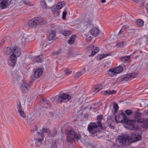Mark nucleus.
<instances>
[{
	"label": "nucleus",
	"instance_id": "50",
	"mask_svg": "<svg viewBox=\"0 0 148 148\" xmlns=\"http://www.w3.org/2000/svg\"><path fill=\"white\" fill-rule=\"evenodd\" d=\"M60 52H61V50H60L58 51H56L55 52L53 53V55L54 56L55 55L58 54L59 53H60Z\"/></svg>",
	"mask_w": 148,
	"mask_h": 148
},
{
	"label": "nucleus",
	"instance_id": "19",
	"mask_svg": "<svg viewBox=\"0 0 148 148\" xmlns=\"http://www.w3.org/2000/svg\"><path fill=\"white\" fill-rule=\"evenodd\" d=\"M108 73L110 76L112 77L117 74L114 68L110 69L108 71Z\"/></svg>",
	"mask_w": 148,
	"mask_h": 148
},
{
	"label": "nucleus",
	"instance_id": "25",
	"mask_svg": "<svg viewBox=\"0 0 148 148\" xmlns=\"http://www.w3.org/2000/svg\"><path fill=\"white\" fill-rule=\"evenodd\" d=\"M116 93V90H106L104 91L103 94L104 95H112L114 94H115Z\"/></svg>",
	"mask_w": 148,
	"mask_h": 148
},
{
	"label": "nucleus",
	"instance_id": "9",
	"mask_svg": "<svg viewBox=\"0 0 148 148\" xmlns=\"http://www.w3.org/2000/svg\"><path fill=\"white\" fill-rule=\"evenodd\" d=\"M137 75V74L136 73H128L123 75L121 79L122 81L129 80H131L132 78L135 77V76Z\"/></svg>",
	"mask_w": 148,
	"mask_h": 148
},
{
	"label": "nucleus",
	"instance_id": "10",
	"mask_svg": "<svg viewBox=\"0 0 148 148\" xmlns=\"http://www.w3.org/2000/svg\"><path fill=\"white\" fill-rule=\"evenodd\" d=\"M30 88V85L27 83H24L22 84L20 87V89L23 93L27 92Z\"/></svg>",
	"mask_w": 148,
	"mask_h": 148
},
{
	"label": "nucleus",
	"instance_id": "42",
	"mask_svg": "<svg viewBox=\"0 0 148 148\" xmlns=\"http://www.w3.org/2000/svg\"><path fill=\"white\" fill-rule=\"evenodd\" d=\"M17 108L18 111L23 109L21 104L20 101H19L18 103H17Z\"/></svg>",
	"mask_w": 148,
	"mask_h": 148
},
{
	"label": "nucleus",
	"instance_id": "55",
	"mask_svg": "<svg viewBox=\"0 0 148 148\" xmlns=\"http://www.w3.org/2000/svg\"><path fill=\"white\" fill-rule=\"evenodd\" d=\"M49 114L51 117H52L53 116V113L52 112H49Z\"/></svg>",
	"mask_w": 148,
	"mask_h": 148
},
{
	"label": "nucleus",
	"instance_id": "31",
	"mask_svg": "<svg viewBox=\"0 0 148 148\" xmlns=\"http://www.w3.org/2000/svg\"><path fill=\"white\" fill-rule=\"evenodd\" d=\"M144 22L141 19H139L136 21V23L139 27H142L143 25Z\"/></svg>",
	"mask_w": 148,
	"mask_h": 148
},
{
	"label": "nucleus",
	"instance_id": "7",
	"mask_svg": "<svg viewBox=\"0 0 148 148\" xmlns=\"http://www.w3.org/2000/svg\"><path fill=\"white\" fill-rule=\"evenodd\" d=\"M130 138L132 142H135L140 140L142 138V136L141 134L138 132H132Z\"/></svg>",
	"mask_w": 148,
	"mask_h": 148
},
{
	"label": "nucleus",
	"instance_id": "29",
	"mask_svg": "<svg viewBox=\"0 0 148 148\" xmlns=\"http://www.w3.org/2000/svg\"><path fill=\"white\" fill-rule=\"evenodd\" d=\"M117 73H121L123 70V68L121 66H119L117 67L114 68Z\"/></svg>",
	"mask_w": 148,
	"mask_h": 148
},
{
	"label": "nucleus",
	"instance_id": "45",
	"mask_svg": "<svg viewBox=\"0 0 148 148\" xmlns=\"http://www.w3.org/2000/svg\"><path fill=\"white\" fill-rule=\"evenodd\" d=\"M50 148H57V145L56 142L53 143L51 146Z\"/></svg>",
	"mask_w": 148,
	"mask_h": 148
},
{
	"label": "nucleus",
	"instance_id": "49",
	"mask_svg": "<svg viewBox=\"0 0 148 148\" xmlns=\"http://www.w3.org/2000/svg\"><path fill=\"white\" fill-rule=\"evenodd\" d=\"M86 145L90 147H93V145L90 143V142H86Z\"/></svg>",
	"mask_w": 148,
	"mask_h": 148
},
{
	"label": "nucleus",
	"instance_id": "15",
	"mask_svg": "<svg viewBox=\"0 0 148 148\" xmlns=\"http://www.w3.org/2000/svg\"><path fill=\"white\" fill-rule=\"evenodd\" d=\"M43 73V70L41 69H37L34 73V77L38 78Z\"/></svg>",
	"mask_w": 148,
	"mask_h": 148
},
{
	"label": "nucleus",
	"instance_id": "5",
	"mask_svg": "<svg viewBox=\"0 0 148 148\" xmlns=\"http://www.w3.org/2000/svg\"><path fill=\"white\" fill-rule=\"evenodd\" d=\"M118 141L122 147L127 146L129 144V137L124 136H119L118 138Z\"/></svg>",
	"mask_w": 148,
	"mask_h": 148
},
{
	"label": "nucleus",
	"instance_id": "38",
	"mask_svg": "<svg viewBox=\"0 0 148 148\" xmlns=\"http://www.w3.org/2000/svg\"><path fill=\"white\" fill-rule=\"evenodd\" d=\"M42 56L40 55L39 56H37L35 58V60L36 62H41L42 60Z\"/></svg>",
	"mask_w": 148,
	"mask_h": 148
},
{
	"label": "nucleus",
	"instance_id": "58",
	"mask_svg": "<svg viewBox=\"0 0 148 148\" xmlns=\"http://www.w3.org/2000/svg\"><path fill=\"white\" fill-rule=\"evenodd\" d=\"M139 51L141 53H143V51L141 50H140Z\"/></svg>",
	"mask_w": 148,
	"mask_h": 148
},
{
	"label": "nucleus",
	"instance_id": "12",
	"mask_svg": "<svg viewBox=\"0 0 148 148\" xmlns=\"http://www.w3.org/2000/svg\"><path fill=\"white\" fill-rule=\"evenodd\" d=\"M13 54L17 58L20 56L21 54V50L19 48L17 47H15L12 49Z\"/></svg>",
	"mask_w": 148,
	"mask_h": 148
},
{
	"label": "nucleus",
	"instance_id": "27",
	"mask_svg": "<svg viewBox=\"0 0 148 148\" xmlns=\"http://www.w3.org/2000/svg\"><path fill=\"white\" fill-rule=\"evenodd\" d=\"M57 131L56 129H54L53 130L50 132L48 136L51 137L55 136L57 134Z\"/></svg>",
	"mask_w": 148,
	"mask_h": 148
},
{
	"label": "nucleus",
	"instance_id": "63",
	"mask_svg": "<svg viewBox=\"0 0 148 148\" xmlns=\"http://www.w3.org/2000/svg\"><path fill=\"white\" fill-rule=\"evenodd\" d=\"M133 130H134V128H133Z\"/></svg>",
	"mask_w": 148,
	"mask_h": 148
},
{
	"label": "nucleus",
	"instance_id": "3",
	"mask_svg": "<svg viewBox=\"0 0 148 148\" xmlns=\"http://www.w3.org/2000/svg\"><path fill=\"white\" fill-rule=\"evenodd\" d=\"M45 23L43 18L40 17H35L32 19L28 23L29 27L31 28L36 27L37 25H42Z\"/></svg>",
	"mask_w": 148,
	"mask_h": 148
},
{
	"label": "nucleus",
	"instance_id": "53",
	"mask_svg": "<svg viewBox=\"0 0 148 148\" xmlns=\"http://www.w3.org/2000/svg\"><path fill=\"white\" fill-rule=\"evenodd\" d=\"M124 32V29H122L120 30V31L119 32L118 34L119 35V34H121V33H122Z\"/></svg>",
	"mask_w": 148,
	"mask_h": 148
},
{
	"label": "nucleus",
	"instance_id": "18",
	"mask_svg": "<svg viewBox=\"0 0 148 148\" xmlns=\"http://www.w3.org/2000/svg\"><path fill=\"white\" fill-rule=\"evenodd\" d=\"M51 10L56 16H59L60 14V11L57 6L56 5L53 6L51 8Z\"/></svg>",
	"mask_w": 148,
	"mask_h": 148
},
{
	"label": "nucleus",
	"instance_id": "41",
	"mask_svg": "<svg viewBox=\"0 0 148 148\" xmlns=\"http://www.w3.org/2000/svg\"><path fill=\"white\" fill-rule=\"evenodd\" d=\"M82 75V72L79 71L77 72L76 73L75 75V79H77L79 77H80Z\"/></svg>",
	"mask_w": 148,
	"mask_h": 148
},
{
	"label": "nucleus",
	"instance_id": "47",
	"mask_svg": "<svg viewBox=\"0 0 148 148\" xmlns=\"http://www.w3.org/2000/svg\"><path fill=\"white\" fill-rule=\"evenodd\" d=\"M22 1L25 5H29L30 4L29 1L28 0H22Z\"/></svg>",
	"mask_w": 148,
	"mask_h": 148
},
{
	"label": "nucleus",
	"instance_id": "64",
	"mask_svg": "<svg viewBox=\"0 0 148 148\" xmlns=\"http://www.w3.org/2000/svg\"><path fill=\"white\" fill-rule=\"evenodd\" d=\"M0 148H1V147H0Z\"/></svg>",
	"mask_w": 148,
	"mask_h": 148
},
{
	"label": "nucleus",
	"instance_id": "30",
	"mask_svg": "<svg viewBox=\"0 0 148 148\" xmlns=\"http://www.w3.org/2000/svg\"><path fill=\"white\" fill-rule=\"evenodd\" d=\"M99 51V48L98 47H96L93 51H92L91 54L89 56V57L93 56Z\"/></svg>",
	"mask_w": 148,
	"mask_h": 148
},
{
	"label": "nucleus",
	"instance_id": "4",
	"mask_svg": "<svg viewBox=\"0 0 148 148\" xmlns=\"http://www.w3.org/2000/svg\"><path fill=\"white\" fill-rule=\"evenodd\" d=\"M72 98L71 95L66 93H60L58 97V101L59 102H64L69 101Z\"/></svg>",
	"mask_w": 148,
	"mask_h": 148
},
{
	"label": "nucleus",
	"instance_id": "44",
	"mask_svg": "<svg viewBox=\"0 0 148 148\" xmlns=\"http://www.w3.org/2000/svg\"><path fill=\"white\" fill-rule=\"evenodd\" d=\"M125 113L127 115H130L132 114V112L130 110H127L125 111Z\"/></svg>",
	"mask_w": 148,
	"mask_h": 148
},
{
	"label": "nucleus",
	"instance_id": "48",
	"mask_svg": "<svg viewBox=\"0 0 148 148\" xmlns=\"http://www.w3.org/2000/svg\"><path fill=\"white\" fill-rule=\"evenodd\" d=\"M94 47V46H93L92 45H91L87 47L86 49L88 50H90L93 49Z\"/></svg>",
	"mask_w": 148,
	"mask_h": 148
},
{
	"label": "nucleus",
	"instance_id": "14",
	"mask_svg": "<svg viewBox=\"0 0 148 148\" xmlns=\"http://www.w3.org/2000/svg\"><path fill=\"white\" fill-rule=\"evenodd\" d=\"M41 103L44 106L45 108H49L51 107V105L49 100L46 99H42L41 101Z\"/></svg>",
	"mask_w": 148,
	"mask_h": 148
},
{
	"label": "nucleus",
	"instance_id": "61",
	"mask_svg": "<svg viewBox=\"0 0 148 148\" xmlns=\"http://www.w3.org/2000/svg\"><path fill=\"white\" fill-rule=\"evenodd\" d=\"M14 81H15V79H14Z\"/></svg>",
	"mask_w": 148,
	"mask_h": 148
},
{
	"label": "nucleus",
	"instance_id": "13",
	"mask_svg": "<svg viewBox=\"0 0 148 148\" xmlns=\"http://www.w3.org/2000/svg\"><path fill=\"white\" fill-rule=\"evenodd\" d=\"M56 32L55 31L52 30L48 34L47 38L49 40H51L54 39L56 36Z\"/></svg>",
	"mask_w": 148,
	"mask_h": 148
},
{
	"label": "nucleus",
	"instance_id": "46",
	"mask_svg": "<svg viewBox=\"0 0 148 148\" xmlns=\"http://www.w3.org/2000/svg\"><path fill=\"white\" fill-rule=\"evenodd\" d=\"M42 131L44 133H48L49 132V130L45 128H43L42 129Z\"/></svg>",
	"mask_w": 148,
	"mask_h": 148
},
{
	"label": "nucleus",
	"instance_id": "35",
	"mask_svg": "<svg viewBox=\"0 0 148 148\" xmlns=\"http://www.w3.org/2000/svg\"><path fill=\"white\" fill-rule=\"evenodd\" d=\"M64 71V72L65 75L66 76H67L70 74L72 73L71 71L68 68L66 69Z\"/></svg>",
	"mask_w": 148,
	"mask_h": 148
},
{
	"label": "nucleus",
	"instance_id": "52",
	"mask_svg": "<svg viewBox=\"0 0 148 148\" xmlns=\"http://www.w3.org/2000/svg\"><path fill=\"white\" fill-rule=\"evenodd\" d=\"M92 39L91 38L90 36L87 37L86 38V40L88 42H90Z\"/></svg>",
	"mask_w": 148,
	"mask_h": 148
},
{
	"label": "nucleus",
	"instance_id": "32",
	"mask_svg": "<svg viewBox=\"0 0 148 148\" xmlns=\"http://www.w3.org/2000/svg\"><path fill=\"white\" fill-rule=\"evenodd\" d=\"M18 112L19 115L23 118H25L26 117V115L25 113L23 110H22L18 111Z\"/></svg>",
	"mask_w": 148,
	"mask_h": 148
},
{
	"label": "nucleus",
	"instance_id": "34",
	"mask_svg": "<svg viewBox=\"0 0 148 148\" xmlns=\"http://www.w3.org/2000/svg\"><path fill=\"white\" fill-rule=\"evenodd\" d=\"M64 2H60L56 6H57V8L59 10L62 8L63 6L64 5Z\"/></svg>",
	"mask_w": 148,
	"mask_h": 148
},
{
	"label": "nucleus",
	"instance_id": "16",
	"mask_svg": "<svg viewBox=\"0 0 148 148\" xmlns=\"http://www.w3.org/2000/svg\"><path fill=\"white\" fill-rule=\"evenodd\" d=\"M9 0H1L0 1V10L6 8L8 4Z\"/></svg>",
	"mask_w": 148,
	"mask_h": 148
},
{
	"label": "nucleus",
	"instance_id": "56",
	"mask_svg": "<svg viewBox=\"0 0 148 148\" xmlns=\"http://www.w3.org/2000/svg\"><path fill=\"white\" fill-rule=\"evenodd\" d=\"M106 0H102L101 1V2L103 3H104L106 2Z\"/></svg>",
	"mask_w": 148,
	"mask_h": 148
},
{
	"label": "nucleus",
	"instance_id": "26",
	"mask_svg": "<svg viewBox=\"0 0 148 148\" xmlns=\"http://www.w3.org/2000/svg\"><path fill=\"white\" fill-rule=\"evenodd\" d=\"M76 38V36L75 35H73L70 38L69 40V43L71 45L74 43L75 40Z\"/></svg>",
	"mask_w": 148,
	"mask_h": 148
},
{
	"label": "nucleus",
	"instance_id": "2",
	"mask_svg": "<svg viewBox=\"0 0 148 148\" xmlns=\"http://www.w3.org/2000/svg\"><path fill=\"white\" fill-rule=\"evenodd\" d=\"M65 133L67 135L66 142L69 144L72 143L75 140H78L81 138V135L79 133L75 132L73 129L66 130Z\"/></svg>",
	"mask_w": 148,
	"mask_h": 148
},
{
	"label": "nucleus",
	"instance_id": "57",
	"mask_svg": "<svg viewBox=\"0 0 148 148\" xmlns=\"http://www.w3.org/2000/svg\"><path fill=\"white\" fill-rule=\"evenodd\" d=\"M133 1L135 2H137L138 1V0H132Z\"/></svg>",
	"mask_w": 148,
	"mask_h": 148
},
{
	"label": "nucleus",
	"instance_id": "60",
	"mask_svg": "<svg viewBox=\"0 0 148 148\" xmlns=\"http://www.w3.org/2000/svg\"><path fill=\"white\" fill-rule=\"evenodd\" d=\"M49 1H51V0H48Z\"/></svg>",
	"mask_w": 148,
	"mask_h": 148
},
{
	"label": "nucleus",
	"instance_id": "33",
	"mask_svg": "<svg viewBox=\"0 0 148 148\" xmlns=\"http://www.w3.org/2000/svg\"><path fill=\"white\" fill-rule=\"evenodd\" d=\"M72 32L71 31H62L61 33L65 36H68L72 34Z\"/></svg>",
	"mask_w": 148,
	"mask_h": 148
},
{
	"label": "nucleus",
	"instance_id": "20",
	"mask_svg": "<svg viewBox=\"0 0 148 148\" xmlns=\"http://www.w3.org/2000/svg\"><path fill=\"white\" fill-rule=\"evenodd\" d=\"M124 123L128 125H132L133 126H135L136 121L134 120H131L127 118V120H126V122Z\"/></svg>",
	"mask_w": 148,
	"mask_h": 148
},
{
	"label": "nucleus",
	"instance_id": "6",
	"mask_svg": "<svg viewBox=\"0 0 148 148\" xmlns=\"http://www.w3.org/2000/svg\"><path fill=\"white\" fill-rule=\"evenodd\" d=\"M115 117L116 122L117 123H125L126 120H127V118L125 113L123 112V111H122L118 115V120L116 119V116Z\"/></svg>",
	"mask_w": 148,
	"mask_h": 148
},
{
	"label": "nucleus",
	"instance_id": "23",
	"mask_svg": "<svg viewBox=\"0 0 148 148\" xmlns=\"http://www.w3.org/2000/svg\"><path fill=\"white\" fill-rule=\"evenodd\" d=\"M143 122V127L145 129L148 128V118H145Z\"/></svg>",
	"mask_w": 148,
	"mask_h": 148
},
{
	"label": "nucleus",
	"instance_id": "28",
	"mask_svg": "<svg viewBox=\"0 0 148 148\" xmlns=\"http://www.w3.org/2000/svg\"><path fill=\"white\" fill-rule=\"evenodd\" d=\"M102 86L100 84H98L95 86V91L96 92H97L102 88Z\"/></svg>",
	"mask_w": 148,
	"mask_h": 148
},
{
	"label": "nucleus",
	"instance_id": "54",
	"mask_svg": "<svg viewBox=\"0 0 148 148\" xmlns=\"http://www.w3.org/2000/svg\"><path fill=\"white\" fill-rule=\"evenodd\" d=\"M145 8L148 13V3L145 6Z\"/></svg>",
	"mask_w": 148,
	"mask_h": 148
},
{
	"label": "nucleus",
	"instance_id": "59",
	"mask_svg": "<svg viewBox=\"0 0 148 148\" xmlns=\"http://www.w3.org/2000/svg\"><path fill=\"white\" fill-rule=\"evenodd\" d=\"M84 69V71H85V70H86V68H85V67H84V69Z\"/></svg>",
	"mask_w": 148,
	"mask_h": 148
},
{
	"label": "nucleus",
	"instance_id": "8",
	"mask_svg": "<svg viewBox=\"0 0 148 148\" xmlns=\"http://www.w3.org/2000/svg\"><path fill=\"white\" fill-rule=\"evenodd\" d=\"M17 61V58L13 55H11L8 61V64L10 66L14 67Z\"/></svg>",
	"mask_w": 148,
	"mask_h": 148
},
{
	"label": "nucleus",
	"instance_id": "40",
	"mask_svg": "<svg viewBox=\"0 0 148 148\" xmlns=\"http://www.w3.org/2000/svg\"><path fill=\"white\" fill-rule=\"evenodd\" d=\"M67 9L66 8H65V10L62 13V19L64 20H65L66 18V15L67 14V12L66 11V10Z\"/></svg>",
	"mask_w": 148,
	"mask_h": 148
},
{
	"label": "nucleus",
	"instance_id": "11",
	"mask_svg": "<svg viewBox=\"0 0 148 148\" xmlns=\"http://www.w3.org/2000/svg\"><path fill=\"white\" fill-rule=\"evenodd\" d=\"M142 115V114L140 113V112H139L138 111V110L136 112V114L135 115V119L136 121L138 123H142L144 121V119L145 118H141V116Z\"/></svg>",
	"mask_w": 148,
	"mask_h": 148
},
{
	"label": "nucleus",
	"instance_id": "22",
	"mask_svg": "<svg viewBox=\"0 0 148 148\" xmlns=\"http://www.w3.org/2000/svg\"><path fill=\"white\" fill-rule=\"evenodd\" d=\"M37 134V135H38L39 136H40V138L41 137L42 139L37 138L36 139V140L37 142H40L41 143L42 141V139L44 138V134L41 132H38Z\"/></svg>",
	"mask_w": 148,
	"mask_h": 148
},
{
	"label": "nucleus",
	"instance_id": "62",
	"mask_svg": "<svg viewBox=\"0 0 148 148\" xmlns=\"http://www.w3.org/2000/svg\"><path fill=\"white\" fill-rule=\"evenodd\" d=\"M17 78H16V80H17Z\"/></svg>",
	"mask_w": 148,
	"mask_h": 148
},
{
	"label": "nucleus",
	"instance_id": "36",
	"mask_svg": "<svg viewBox=\"0 0 148 148\" xmlns=\"http://www.w3.org/2000/svg\"><path fill=\"white\" fill-rule=\"evenodd\" d=\"M113 108L114 109V113L115 114H116L118 111L119 108L118 104L116 103H114Z\"/></svg>",
	"mask_w": 148,
	"mask_h": 148
},
{
	"label": "nucleus",
	"instance_id": "24",
	"mask_svg": "<svg viewBox=\"0 0 148 148\" xmlns=\"http://www.w3.org/2000/svg\"><path fill=\"white\" fill-rule=\"evenodd\" d=\"M4 53L7 55H9L12 52V50L10 48L7 47L4 49Z\"/></svg>",
	"mask_w": 148,
	"mask_h": 148
},
{
	"label": "nucleus",
	"instance_id": "39",
	"mask_svg": "<svg viewBox=\"0 0 148 148\" xmlns=\"http://www.w3.org/2000/svg\"><path fill=\"white\" fill-rule=\"evenodd\" d=\"M109 55H110L109 54L106 53V54H103L102 55H100V56L99 60H101V59H102L103 58H104L108 56H109Z\"/></svg>",
	"mask_w": 148,
	"mask_h": 148
},
{
	"label": "nucleus",
	"instance_id": "17",
	"mask_svg": "<svg viewBox=\"0 0 148 148\" xmlns=\"http://www.w3.org/2000/svg\"><path fill=\"white\" fill-rule=\"evenodd\" d=\"M90 32L92 35L95 36H97L99 33V29L96 27L92 28Z\"/></svg>",
	"mask_w": 148,
	"mask_h": 148
},
{
	"label": "nucleus",
	"instance_id": "21",
	"mask_svg": "<svg viewBox=\"0 0 148 148\" xmlns=\"http://www.w3.org/2000/svg\"><path fill=\"white\" fill-rule=\"evenodd\" d=\"M130 57L129 56L123 57L121 58L122 62L125 63H128L130 62Z\"/></svg>",
	"mask_w": 148,
	"mask_h": 148
},
{
	"label": "nucleus",
	"instance_id": "43",
	"mask_svg": "<svg viewBox=\"0 0 148 148\" xmlns=\"http://www.w3.org/2000/svg\"><path fill=\"white\" fill-rule=\"evenodd\" d=\"M124 42L123 41L118 42L116 46L118 47H122L123 45Z\"/></svg>",
	"mask_w": 148,
	"mask_h": 148
},
{
	"label": "nucleus",
	"instance_id": "51",
	"mask_svg": "<svg viewBox=\"0 0 148 148\" xmlns=\"http://www.w3.org/2000/svg\"><path fill=\"white\" fill-rule=\"evenodd\" d=\"M5 39H4L1 42V43H0V46H1L3 45V44L5 42Z\"/></svg>",
	"mask_w": 148,
	"mask_h": 148
},
{
	"label": "nucleus",
	"instance_id": "1",
	"mask_svg": "<svg viewBox=\"0 0 148 148\" xmlns=\"http://www.w3.org/2000/svg\"><path fill=\"white\" fill-rule=\"evenodd\" d=\"M103 118L102 115H99L97 116V121L96 122L90 123L88 126V129L91 136L93 137L95 136V134L98 132L101 131V130L98 128L100 127L101 129H105L106 126L102 123L101 121Z\"/></svg>",
	"mask_w": 148,
	"mask_h": 148
},
{
	"label": "nucleus",
	"instance_id": "37",
	"mask_svg": "<svg viewBox=\"0 0 148 148\" xmlns=\"http://www.w3.org/2000/svg\"><path fill=\"white\" fill-rule=\"evenodd\" d=\"M41 5L43 8H46L47 7L46 3L44 0H41Z\"/></svg>",
	"mask_w": 148,
	"mask_h": 148
}]
</instances>
